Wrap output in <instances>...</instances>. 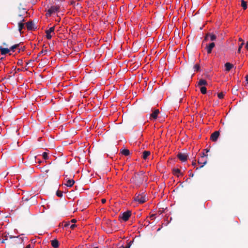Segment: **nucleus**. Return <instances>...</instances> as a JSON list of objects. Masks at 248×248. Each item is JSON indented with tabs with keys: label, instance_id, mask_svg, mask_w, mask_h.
<instances>
[{
	"label": "nucleus",
	"instance_id": "obj_1",
	"mask_svg": "<svg viewBox=\"0 0 248 248\" xmlns=\"http://www.w3.org/2000/svg\"><path fill=\"white\" fill-rule=\"evenodd\" d=\"M143 174L144 172L143 171L138 173H135L130 179L131 182L137 186L140 185L144 181V175Z\"/></svg>",
	"mask_w": 248,
	"mask_h": 248
},
{
	"label": "nucleus",
	"instance_id": "obj_2",
	"mask_svg": "<svg viewBox=\"0 0 248 248\" xmlns=\"http://www.w3.org/2000/svg\"><path fill=\"white\" fill-rule=\"evenodd\" d=\"M147 200V198L143 193L142 194H136L134 197V201L138 202L139 203L142 204L144 203Z\"/></svg>",
	"mask_w": 248,
	"mask_h": 248
},
{
	"label": "nucleus",
	"instance_id": "obj_3",
	"mask_svg": "<svg viewBox=\"0 0 248 248\" xmlns=\"http://www.w3.org/2000/svg\"><path fill=\"white\" fill-rule=\"evenodd\" d=\"M207 155H205L204 152L202 153V155L201 157L199 159L198 163L199 164H202V166L200 167V169L202 168L207 162Z\"/></svg>",
	"mask_w": 248,
	"mask_h": 248
},
{
	"label": "nucleus",
	"instance_id": "obj_4",
	"mask_svg": "<svg viewBox=\"0 0 248 248\" xmlns=\"http://www.w3.org/2000/svg\"><path fill=\"white\" fill-rule=\"evenodd\" d=\"M131 215V211L130 210H127L122 214L121 217L124 221H126L129 219Z\"/></svg>",
	"mask_w": 248,
	"mask_h": 248
},
{
	"label": "nucleus",
	"instance_id": "obj_5",
	"mask_svg": "<svg viewBox=\"0 0 248 248\" xmlns=\"http://www.w3.org/2000/svg\"><path fill=\"white\" fill-rule=\"evenodd\" d=\"M59 7L58 6H51L47 11L46 15L50 16L52 14L55 13L59 11Z\"/></svg>",
	"mask_w": 248,
	"mask_h": 248
},
{
	"label": "nucleus",
	"instance_id": "obj_6",
	"mask_svg": "<svg viewBox=\"0 0 248 248\" xmlns=\"http://www.w3.org/2000/svg\"><path fill=\"white\" fill-rule=\"evenodd\" d=\"M55 30V26H53L52 27H51L49 28V29L45 31V32L46 33V37L47 39H50L52 38V35H51V33H54Z\"/></svg>",
	"mask_w": 248,
	"mask_h": 248
},
{
	"label": "nucleus",
	"instance_id": "obj_7",
	"mask_svg": "<svg viewBox=\"0 0 248 248\" xmlns=\"http://www.w3.org/2000/svg\"><path fill=\"white\" fill-rule=\"evenodd\" d=\"M177 156L181 161L185 162L187 159L188 155L186 154L179 153Z\"/></svg>",
	"mask_w": 248,
	"mask_h": 248
},
{
	"label": "nucleus",
	"instance_id": "obj_8",
	"mask_svg": "<svg viewBox=\"0 0 248 248\" xmlns=\"http://www.w3.org/2000/svg\"><path fill=\"white\" fill-rule=\"evenodd\" d=\"M19 16L21 17L22 18V20L18 23V31L20 32V34H21L23 33L22 30L24 28V24L23 23V22L24 21V19L21 15H19Z\"/></svg>",
	"mask_w": 248,
	"mask_h": 248
},
{
	"label": "nucleus",
	"instance_id": "obj_9",
	"mask_svg": "<svg viewBox=\"0 0 248 248\" xmlns=\"http://www.w3.org/2000/svg\"><path fill=\"white\" fill-rule=\"evenodd\" d=\"M219 136V132L218 131H216L211 134L210 139L213 141H216L217 140Z\"/></svg>",
	"mask_w": 248,
	"mask_h": 248
},
{
	"label": "nucleus",
	"instance_id": "obj_10",
	"mask_svg": "<svg viewBox=\"0 0 248 248\" xmlns=\"http://www.w3.org/2000/svg\"><path fill=\"white\" fill-rule=\"evenodd\" d=\"M215 44L213 42L206 45L205 49L207 50V54H210L212 52V49L215 47Z\"/></svg>",
	"mask_w": 248,
	"mask_h": 248
},
{
	"label": "nucleus",
	"instance_id": "obj_11",
	"mask_svg": "<svg viewBox=\"0 0 248 248\" xmlns=\"http://www.w3.org/2000/svg\"><path fill=\"white\" fill-rule=\"evenodd\" d=\"M27 28L28 30H32L34 29H36V27H34L35 25L32 21H29L26 23Z\"/></svg>",
	"mask_w": 248,
	"mask_h": 248
},
{
	"label": "nucleus",
	"instance_id": "obj_12",
	"mask_svg": "<svg viewBox=\"0 0 248 248\" xmlns=\"http://www.w3.org/2000/svg\"><path fill=\"white\" fill-rule=\"evenodd\" d=\"M159 113V109H155L152 114H150V118L153 119H156L157 117V115Z\"/></svg>",
	"mask_w": 248,
	"mask_h": 248
},
{
	"label": "nucleus",
	"instance_id": "obj_13",
	"mask_svg": "<svg viewBox=\"0 0 248 248\" xmlns=\"http://www.w3.org/2000/svg\"><path fill=\"white\" fill-rule=\"evenodd\" d=\"M52 246L54 248H57L59 247V243L57 239H54L51 241Z\"/></svg>",
	"mask_w": 248,
	"mask_h": 248
},
{
	"label": "nucleus",
	"instance_id": "obj_14",
	"mask_svg": "<svg viewBox=\"0 0 248 248\" xmlns=\"http://www.w3.org/2000/svg\"><path fill=\"white\" fill-rule=\"evenodd\" d=\"M0 50L2 55H5L10 51V49L7 48H3L1 46H0Z\"/></svg>",
	"mask_w": 248,
	"mask_h": 248
},
{
	"label": "nucleus",
	"instance_id": "obj_15",
	"mask_svg": "<svg viewBox=\"0 0 248 248\" xmlns=\"http://www.w3.org/2000/svg\"><path fill=\"white\" fill-rule=\"evenodd\" d=\"M66 183L65 184V185L68 187L72 186L75 183V181L73 179H69L67 180L66 179Z\"/></svg>",
	"mask_w": 248,
	"mask_h": 248
},
{
	"label": "nucleus",
	"instance_id": "obj_16",
	"mask_svg": "<svg viewBox=\"0 0 248 248\" xmlns=\"http://www.w3.org/2000/svg\"><path fill=\"white\" fill-rule=\"evenodd\" d=\"M225 67L226 70L229 71L233 67V65L230 62H227L225 64Z\"/></svg>",
	"mask_w": 248,
	"mask_h": 248
},
{
	"label": "nucleus",
	"instance_id": "obj_17",
	"mask_svg": "<svg viewBox=\"0 0 248 248\" xmlns=\"http://www.w3.org/2000/svg\"><path fill=\"white\" fill-rule=\"evenodd\" d=\"M151 154V153L150 151H144L143 152V155H142V158L144 159H146L147 157L150 155Z\"/></svg>",
	"mask_w": 248,
	"mask_h": 248
},
{
	"label": "nucleus",
	"instance_id": "obj_18",
	"mask_svg": "<svg viewBox=\"0 0 248 248\" xmlns=\"http://www.w3.org/2000/svg\"><path fill=\"white\" fill-rule=\"evenodd\" d=\"M207 84V81L203 79H201L199 80L198 85V86H202V85H206Z\"/></svg>",
	"mask_w": 248,
	"mask_h": 248
},
{
	"label": "nucleus",
	"instance_id": "obj_19",
	"mask_svg": "<svg viewBox=\"0 0 248 248\" xmlns=\"http://www.w3.org/2000/svg\"><path fill=\"white\" fill-rule=\"evenodd\" d=\"M121 153L124 155L125 156H127L128 155H129L130 154V151L129 150L127 149H123L121 152Z\"/></svg>",
	"mask_w": 248,
	"mask_h": 248
},
{
	"label": "nucleus",
	"instance_id": "obj_20",
	"mask_svg": "<svg viewBox=\"0 0 248 248\" xmlns=\"http://www.w3.org/2000/svg\"><path fill=\"white\" fill-rule=\"evenodd\" d=\"M181 170L179 169H174L173 170V173L174 175L178 176V174L180 173Z\"/></svg>",
	"mask_w": 248,
	"mask_h": 248
},
{
	"label": "nucleus",
	"instance_id": "obj_21",
	"mask_svg": "<svg viewBox=\"0 0 248 248\" xmlns=\"http://www.w3.org/2000/svg\"><path fill=\"white\" fill-rule=\"evenodd\" d=\"M241 6L243 7V9L246 10L247 8V2L244 1V0H242Z\"/></svg>",
	"mask_w": 248,
	"mask_h": 248
},
{
	"label": "nucleus",
	"instance_id": "obj_22",
	"mask_svg": "<svg viewBox=\"0 0 248 248\" xmlns=\"http://www.w3.org/2000/svg\"><path fill=\"white\" fill-rule=\"evenodd\" d=\"M194 69L195 71H199L200 69V65L198 64H196L194 66Z\"/></svg>",
	"mask_w": 248,
	"mask_h": 248
},
{
	"label": "nucleus",
	"instance_id": "obj_23",
	"mask_svg": "<svg viewBox=\"0 0 248 248\" xmlns=\"http://www.w3.org/2000/svg\"><path fill=\"white\" fill-rule=\"evenodd\" d=\"M200 91L202 94H205L206 93V88L204 86L201 88Z\"/></svg>",
	"mask_w": 248,
	"mask_h": 248
},
{
	"label": "nucleus",
	"instance_id": "obj_24",
	"mask_svg": "<svg viewBox=\"0 0 248 248\" xmlns=\"http://www.w3.org/2000/svg\"><path fill=\"white\" fill-rule=\"evenodd\" d=\"M132 243L133 241H130L127 244L125 247H124L123 246L121 247L122 248H130Z\"/></svg>",
	"mask_w": 248,
	"mask_h": 248
},
{
	"label": "nucleus",
	"instance_id": "obj_25",
	"mask_svg": "<svg viewBox=\"0 0 248 248\" xmlns=\"http://www.w3.org/2000/svg\"><path fill=\"white\" fill-rule=\"evenodd\" d=\"M210 38V40L212 41H213L216 39L217 36L216 35L212 33Z\"/></svg>",
	"mask_w": 248,
	"mask_h": 248
},
{
	"label": "nucleus",
	"instance_id": "obj_26",
	"mask_svg": "<svg viewBox=\"0 0 248 248\" xmlns=\"http://www.w3.org/2000/svg\"><path fill=\"white\" fill-rule=\"evenodd\" d=\"M238 90V88L233 87V88L232 89V93L234 94H236L237 93Z\"/></svg>",
	"mask_w": 248,
	"mask_h": 248
},
{
	"label": "nucleus",
	"instance_id": "obj_27",
	"mask_svg": "<svg viewBox=\"0 0 248 248\" xmlns=\"http://www.w3.org/2000/svg\"><path fill=\"white\" fill-rule=\"evenodd\" d=\"M56 195L59 197H62V192L60 190H57L56 192Z\"/></svg>",
	"mask_w": 248,
	"mask_h": 248
},
{
	"label": "nucleus",
	"instance_id": "obj_28",
	"mask_svg": "<svg viewBox=\"0 0 248 248\" xmlns=\"http://www.w3.org/2000/svg\"><path fill=\"white\" fill-rule=\"evenodd\" d=\"M19 46V44L15 45L12 46L11 47L10 49L12 50H13V51H14V49L17 48Z\"/></svg>",
	"mask_w": 248,
	"mask_h": 248
},
{
	"label": "nucleus",
	"instance_id": "obj_29",
	"mask_svg": "<svg viewBox=\"0 0 248 248\" xmlns=\"http://www.w3.org/2000/svg\"><path fill=\"white\" fill-rule=\"evenodd\" d=\"M42 156H43V158L45 159V160H46L48 159V155H47V153L46 152H44L43 153V155H42Z\"/></svg>",
	"mask_w": 248,
	"mask_h": 248
},
{
	"label": "nucleus",
	"instance_id": "obj_30",
	"mask_svg": "<svg viewBox=\"0 0 248 248\" xmlns=\"http://www.w3.org/2000/svg\"><path fill=\"white\" fill-rule=\"evenodd\" d=\"M244 42H242V43H241V44L239 45V47H238V50H237L238 53H240V52H241V49L242 47H243V46L244 45Z\"/></svg>",
	"mask_w": 248,
	"mask_h": 248
},
{
	"label": "nucleus",
	"instance_id": "obj_31",
	"mask_svg": "<svg viewBox=\"0 0 248 248\" xmlns=\"http://www.w3.org/2000/svg\"><path fill=\"white\" fill-rule=\"evenodd\" d=\"M47 53V50H42L40 53H39V54H38V57H40L41 56V54H46Z\"/></svg>",
	"mask_w": 248,
	"mask_h": 248
},
{
	"label": "nucleus",
	"instance_id": "obj_32",
	"mask_svg": "<svg viewBox=\"0 0 248 248\" xmlns=\"http://www.w3.org/2000/svg\"><path fill=\"white\" fill-rule=\"evenodd\" d=\"M62 223L64 227H67L70 225V222H64Z\"/></svg>",
	"mask_w": 248,
	"mask_h": 248
},
{
	"label": "nucleus",
	"instance_id": "obj_33",
	"mask_svg": "<svg viewBox=\"0 0 248 248\" xmlns=\"http://www.w3.org/2000/svg\"><path fill=\"white\" fill-rule=\"evenodd\" d=\"M217 96L219 99H222L223 98L224 94L223 93H218Z\"/></svg>",
	"mask_w": 248,
	"mask_h": 248
},
{
	"label": "nucleus",
	"instance_id": "obj_34",
	"mask_svg": "<svg viewBox=\"0 0 248 248\" xmlns=\"http://www.w3.org/2000/svg\"><path fill=\"white\" fill-rule=\"evenodd\" d=\"M101 202L102 203H105L106 202V200L105 199H101Z\"/></svg>",
	"mask_w": 248,
	"mask_h": 248
},
{
	"label": "nucleus",
	"instance_id": "obj_35",
	"mask_svg": "<svg viewBox=\"0 0 248 248\" xmlns=\"http://www.w3.org/2000/svg\"><path fill=\"white\" fill-rule=\"evenodd\" d=\"M76 225L75 224H72L70 225V228L73 229L75 227H76Z\"/></svg>",
	"mask_w": 248,
	"mask_h": 248
},
{
	"label": "nucleus",
	"instance_id": "obj_36",
	"mask_svg": "<svg viewBox=\"0 0 248 248\" xmlns=\"http://www.w3.org/2000/svg\"><path fill=\"white\" fill-rule=\"evenodd\" d=\"M22 201H28V199L27 198H25L24 197H23L22 198Z\"/></svg>",
	"mask_w": 248,
	"mask_h": 248
},
{
	"label": "nucleus",
	"instance_id": "obj_37",
	"mask_svg": "<svg viewBox=\"0 0 248 248\" xmlns=\"http://www.w3.org/2000/svg\"><path fill=\"white\" fill-rule=\"evenodd\" d=\"M155 214H152V215L150 216V218H151L152 219H154L155 218Z\"/></svg>",
	"mask_w": 248,
	"mask_h": 248
},
{
	"label": "nucleus",
	"instance_id": "obj_38",
	"mask_svg": "<svg viewBox=\"0 0 248 248\" xmlns=\"http://www.w3.org/2000/svg\"><path fill=\"white\" fill-rule=\"evenodd\" d=\"M211 34H212V33H207L206 34V35H205V36H207V38H208V37H210V36H211Z\"/></svg>",
	"mask_w": 248,
	"mask_h": 248
},
{
	"label": "nucleus",
	"instance_id": "obj_39",
	"mask_svg": "<svg viewBox=\"0 0 248 248\" xmlns=\"http://www.w3.org/2000/svg\"><path fill=\"white\" fill-rule=\"evenodd\" d=\"M245 78H246V80L247 83L248 84V75L246 76Z\"/></svg>",
	"mask_w": 248,
	"mask_h": 248
},
{
	"label": "nucleus",
	"instance_id": "obj_40",
	"mask_svg": "<svg viewBox=\"0 0 248 248\" xmlns=\"http://www.w3.org/2000/svg\"><path fill=\"white\" fill-rule=\"evenodd\" d=\"M71 222L72 223H76L77 222V220L75 219H73L71 220Z\"/></svg>",
	"mask_w": 248,
	"mask_h": 248
},
{
	"label": "nucleus",
	"instance_id": "obj_41",
	"mask_svg": "<svg viewBox=\"0 0 248 248\" xmlns=\"http://www.w3.org/2000/svg\"><path fill=\"white\" fill-rule=\"evenodd\" d=\"M192 165L193 166H195L196 165V163L195 162V161H193L192 163Z\"/></svg>",
	"mask_w": 248,
	"mask_h": 248
},
{
	"label": "nucleus",
	"instance_id": "obj_42",
	"mask_svg": "<svg viewBox=\"0 0 248 248\" xmlns=\"http://www.w3.org/2000/svg\"><path fill=\"white\" fill-rule=\"evenodd\" d=\"M245 47L247 49H248V41L247 42Z\"/></svg>",
	"mask_w": 248,
	"mask_h": 248
},
{
	"label": "nucleus",
	"instance_id": "obj_43",
	"mask_svg": "<svg viewBox=\"0 0 248 248\" xmlns=\"http://www.w3.org/2000/svg\"><path fill=\"white\" fill-rule=\"evenodd\" d=\"M22 62V60H19L17 63L18 64H21V63Z\"/></svg>",
	"mask_w": 248,
	"mask_h": 248
},
{
	"label": "nucleus",
	"instance_id": "obj_44",
	"mask_svg": "<svg viewBox=\"0 0 248 248\" xmlns=\"http://www.w3.org/2000/svg\"><path fill=\"white\" fill-rule=\"evenodd\" d=\"M25 248H31V245L29 244V245H27Z\"/></svg>",
	"mask_w": 248,
	"mask_h": 248
},
{
	"label": "nucleus",
	"instance_id": "obj_45",
	"mask_svg": "<svg viewBox=\"0 0 248 248\" xmlns=\"http://www.w3.org/2000/svg\"><path fill=\"white\" fill-rule=\"evenodd\" d=\"M239 41L242 42V43L244 42L243 39L241 38H239Z\"/></svg>",
	"mask_w": 248,
	"mask_h": 248
},
{
	"label": "nucleus",
	"instance_id": "obj_46",
	"mask_svg": "<svg viewBox=\"0 0 248 248\" xmlns=\"http://www.w3.org/2000/svg\"><path fill=\"white\" fill-rule=\"evenodd\" d=\"M207 39H208L207 37L205 36V37H204V41H207Z\"/></svg>",
	"mask_w": 248,
	"mask_h": 248
},
{
	"label": "nucleus",
	"instance_id": "obj_47",
	"mask_svg": "<svg viewBox=\"0 0 248 248\" xmlns=\"http://www.w3.org/2000/svg\"><path fill=\"white\" fill-rule=\"evenodd\" d=\"M5 240H6V239H3V240L1 241V243H5Z\"/></svg>",
	"mask_w": 248,
	"mask_h": 248
},
{
	"label": "nucleus",
	"instance_id": "obj_48",
	"mask_svg": "<svg viewBox=\"0 0 248 248\" xmlns=\"http://www.w3.org/2000/svg\"><path fill=\"white\" fill-rule=\"evenodd\" d=\"M205 151H206V153H208V152H209V149H206L205 150Z\"/></svg>",
	"mask_w": 248,
	"mask_h": 248
},
{
	"label": "nucleus",
	"instance_id": "obj_49",
	"mask_svg": "<svg viewBox=\"0 0 248 248\" xmlns=\"http://www.w3.org/2000/svg\"><path fill=\"white\" fill-rule=\"evenodd\" d=\"M193 175H193V174H190V176H192V177H193Z\"/></svg>",
	"mask_w": 248,
	"mask_h": 248
},
{
	"label": "nucleus",
	"instance_id": "obj_50",
	"mask_svg": "<svg viewBox=\"0 0 248 248\" xmlns=\"http://www.w3.org/2000/svg\"><path fill=\"white\" fill-rule=\"evenodd\" d=\"M3 45H6V43H3Z\"/></svg>",
	"mask_w": 248,
	"mask_h": 248
},
{
	"label": "nucleus",
	"instance_id": "obj_51",
	"mask_svg": "<svg viewBox=\"0 0 248 248\" xmlns=\"http://www.w3.org/2000/svg\"><path fill=\"white\" fill-rule=\"evenodd\" d=\"M93 248H98V247H94Z\"/></svg>",
	"mask_w": 248,
	"mask_h": 248
},
{
	"label": "nucleus",
	"instance_id": "obj_52",
	"mask_svg": "<svg viewBox=\"0 0 248 248\" xmlns=\"http://www.w3.org/2000/svg\"><path fill=\"white\" fill-rule=\"evenodd\" d=\"M19 70H20V69H17V71H19Z\"/></svg>",
	"mask_w": 248,
	"mask_h": 248
},
{
	"label": "nucleus",
	"instance_id": "obj_53",
	"mask_svg": "<svg viewBox=\"0 0 248 248\" xmlns=\"http://www.w3.org/2000/svg\"><path fill=\"white\" fill-rule=\"evenodd\" d=\"M160 228H159V229L157 230V231H160Z\"/></svg>",
	"mask_w": 248,
	"mask_h": 248
}]
</instances>
